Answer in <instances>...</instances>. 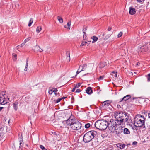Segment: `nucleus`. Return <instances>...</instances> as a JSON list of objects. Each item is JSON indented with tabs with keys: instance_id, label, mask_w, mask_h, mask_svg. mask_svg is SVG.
Instances as JSON below:
<instances>
[{
	"instance_id": "obj_4",
	"label": "nucleus",
	"mask_w": 150,
	"mask_h": 150,
	"mask_svg": "<svg viewBox=\"0 0 150 150\" xmlns=\"http://www.w3.org/2000/svg\"><path fill=\"white\" fill-rule=\"evenodd\" d=\"M97 134V132L94 131H90L86 133L83 136V140L85 143H88L92 140Z\"/></svg>"
},
{
	"instance_id": "obj_17",
	"label": "nucleus",
	"mask_w": 150,
	"mask_h": 150,
	"mask_svg": "<svg viewBox=\"0 0 150 150\" xmlns=\"http://www.w3.org/2000/svg\"><path fill=\"white\" fill-rule=\"evenodd\" d=\"M131 97V96L130 95H127L126 96L122 98L121 101H122L123 100L124 101H126L127 100L130 98Z\"/></svg>"
},
{
	"instance_id": "obj_41",
	"label": "nucleus",
	"mask_w": 150,
	"mask_h": 150,
	"mask_svg": "<svg viewBox=\"0 0 150 150\" xmlns=\"http://www.w3.org/2000/svg\"><path fill=\"white\" fill-rule=\"evenodd\" d=\"M3 136V133H0V140H1V139H2Z\"/></svg>"
},
{
	"instance_id": "obj_43",
	"label": "nucleus",
	"mask_w": 150,
	"mask_h": 150,
	"mask_svg": "<svg viewBox=\"0 0 150 150\" xmlns=\"http://www.w3.org/2000/svg\"><path fill=\"white\" fill-rule=\"evenodd\" d=\"M28 65H27V64H26L25 68L24 69V70L25 71H26L27 70V67H28Z\"/></svg>"
},
{
	"instance_id": "obj_61",
	"label": "nucleus",
	"mask_w": 150,
	"mask_h": 150,
	"mask_svg": "<svg viewBox=\"0 0 150 150\" xmlns=\"http://www.w3.org/2000/svg\"><path fill=\"white\" fill-rule=\"evenodd\" d=\"M129 74L133 75V72H131L129 73Z\"/></svg>"
},
{
	"instance_id": "obj_54",
	"label": "nucleus",
	"mask_w": 150,
	"mask_h": 150,
	"mask_svg": "<svg viewBox=\"0 0 150 150\" xmlns=\"http://www.w3.org/2000/svg\"><path fill=\"white\" fill-rule=\"evenodd\" d=\"M3 129V128L2 127H0V131H1Z\"/></svg>"
},
{
	"instance_id": "obj_36",
	"label": "nucleus",
	"mask_w": 150,
	"mask_h": 150,
	"mask_svg": "<svg viewBox=\"0 0 150 150\" xmlns=\"http://www.w3.org/2000/svg\"><path fill=\"white\" fill-rule=\"evenodd\" d=\"M25 44V42H23L20 45H19L17 46V47H22Z\"/></svg>"
},
{
	"instance_id": "obj_24",
	"label": "nucleus",
	"mask_w": 150,
	"mask_h": 150,
	"mask_svg": "<svg viewBox=\"0 0 150 150\" xmlns=\"http://www.w3.org/2000/svg\"><path fill=\"white\" fill-rule=\"evenodd\" d=\"M81 85V84L80 83H78V85H76L75 87H74L72 90V92H74L76 88H79Z\"/></svg>"
},
{
	"instance_id": "obj_63",
	"label": "nucleus",
	"mask_w": 150,
	"mask_h": 150,
	"mask_svg": "<svg viewBox=\"0 0 150 150\" xmlns=\"http://www.w3.org/2000/svg\"><path fill=\"white\" fill-rule=\"evenodd\" d=\"M22 144V143L21 142L20 143V144H20V146H21V144Z\"/></svg>"
},
{
	"instance_id": "obj_55",
	"label": "nucleus",
	"mask_w": 150,
	"mask_h": 150,
	"mask_svg": "<svg viewBox=\"0 0 150 150\" xmlns=\"http://www.w3.org/2000/svg\"><path fill=\"white\" fill-rule=\"evenodd\" d=\"M39 52H42L43 50L40 49H40H39Z\"/></svg>"
},
{
	"instance_id": "obj_23",
	"label": "nucleus",
	"mask_w": 150,
	"mask_h": 150,
	"mask_svg": "<svg viewBox=\"0 0 150 150\" xmlns=\"http://www.w3.org/2000/svg\"><path fill=\"white\" fill-rule=\"evenodd\" d=\"M66 59H68V61H70V53L69 52H67L66 53Z\"/></svg>"
},
{
	"instance_id": "obj_34",
	"label": "nucleus",
	"mask_w": 150,
	"mask_h": 150,
	"mask_svg": "<svg viewBox=\"0 0 150 150\" xmlns=\"http://www.w3.org/2000/svg\"><path fill=\"white\" fill-rule=\"evenodd\" d=\"M87 42H83L81 45L80 46H83L85 45L87 43Z\"/></svg>"
},
{
	"instance_id": "obj_29",
	"label": "nucleus",
	"mask_w": 150,
	"mask_h": 150,
	"mask_svg": "<svg viewBox=\"0 0 150 150\" xmlns=\"http://www.w3.org/2000/svg\"><path fill=\"white\" fill-rule=\"evenodd\" d=\"M90 126V123H87L85 125V127L86 128H88Z\"/></svg>"
},
{
	"instance_id": "obj_32",
	"label": "nucleus",
	"mask_w": 150,
	"mask_h": 150,
	"mask_svg": "<svg viewBox=\"0 0 150 150\" xmlns=\"http://www.w3.org/2000/svg\"><path fill=\"white\" fill-rule=\"evenodd\" d=\"M62 99V98H58L57 99L55 100L54 101L56 103H57L59 102Z\"/></svg>"
},
{
	"instance_id": "obj_12",
	"label": "nucleus",
	"mask_w": 150,
	"mask_h": 150,
	"mask_svg": "<svg viewBox=\"0 0 150 150\" xmlns=\"http://www.w3.org/2000/svg\"><path fill=\"white\" fill-rule=\"evenodd\" d=\"M106 65V63L105 62H100L97 67V69L98 68L101 69L103 68Z\"/></svg>"
},
{
	"instance_id": "obj_3",
	"label": "nucleus",
	"mask_w": 150,
	"mask_h": 150,
	"mask_svg": "<svg viewBox=\"0 0 150 150\" xmlns=\"http://www.w3.org/2000/svg\"><path fill=\"white\" fill-rule=\"evenodd\" d=\"M108 122L104 120H99L96 121L94 125L96 127L100 130L106 129L108 126Z\"/></svg>"
},
{
	"instance_id": "obj_53",
	"label": "nucleus",
	"mask_w": 150,
	"mask_h": 150,
	"mask_svg": "<svg viewBox=\"0 0 150 150\" xmlns=\"http://www.w3.org/2000/svg\"><path fill=\"white\" fill-rule=\"evenodd\" d=\"M87 30V27H86L85 29L84 28L83 29V32L85 31V32Z\"/></svg>"
},
{
	"instance_id": "obj_8",
	"label": "nucleus",
	"mask_w": 150,
	"mask_h": 150,
	"mask_svg": "<svg viewBox=\"0 0 150 150\" xmlns=\"http://www.w3.org/2000/svg\"><path fill=\"white\" fill-rule=\"evenodd\" d=\"M74 121V120L71 117L67 120L64 121V124L66 123L68 125L71 126L73 123L75 122Z\"/></svg>"
},
{
	"instance_id": "obj_16",
	"label": "nucleus",
	"mask_w": 150,
	"mask_h": 150,
	"mask_svg": "<svg viewBox=\"0 0 150 150\" xmlns=\"http://www.w3.org/2000/svg\"><path fill=\"white\" fill-rule=\"evenodd\" d=\"M111 36L110 34H106L105 33H104L103 35V38L104 40H107Z\"/></svg>"
},
{
	"instance_id": "obj_28",
	"label": "nucleus",
	"mask_w": 150,
	"mask_h": 150,
	"mask_svg": "<svg viewBox=\"0 0 150 150\" xmlns=\"http://www.w3.org/2000/svg\"><path fill=\"white\" fill-rule=\"evenodd\" d=\"M33 22V20L32 18H31L30 20L29 24H28V26L30 27L31 26L32 24V23Z\"/></svg>"
},
{
	"instance_id": "obj_19",
	"label": "nucleus",
	"mask_w": 150,
	"mask_h": 150,
	"mask_svg": "<svg viewBox=\"0 0 150 150\" xmlns=\"http://www.w3.org/2000/svg\"><path fill=\"white\" fill-rule=\"evenodd\" d=\"M124 133L125 134H129L130 133L129 130L127 128H125L123 129Z\"/></svg>"
},
{
	"instance_id": "obj_18",
	"label": "nucleus",
	"mask_w": 150,
	"mask_h": 150,
	"mask_svg": "<svg viewBox=\"0 0 150 150\" xmlns=\"http://www.w3.org/2000/svg\"><path fill=\"white\" fill-rule=\"evenodd\" d=\"M18 102L17 101H16L13 104V107L15 110H16L18 109Z\"/></svg>"
},
{
	"instance_id": "obj_14",
	"label": "nucleus",
	"mask_w": 150,
	"mask_h": 150,
	"mask_svg": "<svg viewBox=\"0 0 150 150\" xmlns=\"http://www.w3.org/2000/svg\"><path fill=\"white\" fill-rule=\"evenodd\" d=\"M136 12L135 9L132 7H130L129 8V13L131 15H133Z\"/></svg>"
},
{
	"instance_id": "obj_52",
	"label": "nucleus",
	"mask_w": 150,
	"mask_h": 150,
	"mask_svg": "<svg viewBox=\"0 0 150 150\" xmlns=\"http://www.w3.org/2000/svg\"><path fill=\"white\" fill-rule=\"evenodd\" d=\"M117 108H121V106L120 105H118L117 106Z\"/></svg>"
},
{
	"instance_id": "obj_1",
	"label": "nucleus",
	"mask_w": 150,
	"mask_h": 150,
	"mask_svg": "<svg viewBox=\"0 0 150 150\" xmlns=\"http://www.w3.org/2000/svg\"><path fill=\"white\" fill-rule=\"evenodd\" d=\"M94 66L93 64H85L80 66L78 71L76 72V75L82 71H84V75L93 74V69Z\"/></svg>"
},
{
	"instance_id": "obj_11",
	"label": "nucleus",
	"mask_w": 150,
	"mask_h": 150,
	"mask_svg": "<svg viewBox=\"0 0 150 150\" xmlns=\"http://www.w3.org/2000/svg\"><path fill=\"white\" fill-rule=\"evenodd\" d=\"M102 105L103 107L105 108L106 107L110 105V103L109 100L105 101L103 102Z\"/></svg>"
},
{
	"instance_id": "obj_56",
	"label": "nucleus",
	"mask_w": 150,
	"mask_h": 150,
	"mask_svg": "<svg viewBox=\"0 0 150 150\" xmlns=\"http://www.w3.org/2000/svg\"><path fill=\"white\" fill-rule=\"evenodd\" d=\"M148 116L149 118H150V111L149 112L148 114Z\"/></svg>"
},
{
	"instance_id": "obj_39",
	"label": "nucleus",
	"mask_w": 150,
	"mask_h": 150,
	"mask_svg": "<svg viewBox=\"0 0 150 150\" xmlns=\"http://www.w3.org/2000/svg\"><path fill=\"white\" fill-rule=\"evenodd\" d=\"M53 92H54V93L57 92L58 91L57 89L55 88H52Z\"/></svg>"
},
{
	"instance_id": "obj_59",
	"label": "nucleus",
	"mask_w": 150,
	"mask_h": 150,
	"mask_svg": "<svg viewBox=\"0 0 150 150\" xmlns=\"http://www.w3.org/2000/svg\"><path fill=\"white\" fill-rule=\"evenodd\" d=\"M29 98V96H28L25 98V99L26 100Z\"/></svg>"
},
{
	"instance_id": "obj_33",
	"label": "nucleus",
	"mask_w": 150,
	"mask_h": 150,
	"mask_svg": "<svg viewBox=\"0 0 150 150\" xmlns=\"http://www.w3.org/2000/svg\"><path fill=\"white\" fill-rule=\"evenodd\" d=\"M53 92H54L53 90V89L49 88V93L50 94H52Z\"/></svg>"
},
{
	"instance_id": "obj_20",
	"label": "nucleus",
	"mask_w": 150,
	"mask_h": 150,
	"mask_svg": "<svg viewBox=\"0 0 150 150\" xmlns=\"http://www.w3.org/2000/svg\"><path fill=\"white\" fill-rule=\"evenodd\" d=\"M71 23V21H69L67 23V25L64 26V27L67 29H70Z\"/></svg>"
},
{
	"instance_id": "obj_5",
	"label": "nucleus",
	"mask_w": 150,
	"mask_h": 150,
	"mask_svg": "<svg viewBox=\"0 0 150 150\" xmlns=\"http://www.w3.org/2000/svg\"><path fill=\"white\" fill-rule=\"evenodd\" d=\"M115 121L113 119H111L109 122H108V127L111 132L115 131V128L117 127V125Z\"/></svg>"
},
{
	"instance_id": "obj_21",
	"label": "nucleus",
	"mask_w": 150,
	"mask_h": 150,
	"mask_svg": "<svg viewBox=\"0 0 150 150\" xmlns=\"http://www.w3.org/2000/svg\"><path fill=\"white\" fill-rule=\"evenodd\" d=\"M91 39L93 40L92 42V43H94L96 42L98 40V38L97 37L94 36L91 38Z\"/></svg>"
},
{
	"instance_id": "obj_50",
	"label": "nucleus",
	"mask_w": 150,
	"mask_h": 150,
	"mask_svg": "<svg viewBox=\"0 0 150 150\" xmlns=\"http://www.w3.org/2000/svg\"><path fill=\"white\" fill-rule=\"evenodd\" d=\"M140 64V63L139 62H138L136 64V66H139Z\"/></svg>"
},
{
	"instance_id": "obj_25",
	"label": "nucleus",
	"mask_w": 150,
	"mask_h": 150,
	"mask_svg": "<svg viewBox=\"0 0 150 150\" xmlns=\"http://www.w3.org/2000/svg\"><path fill=\"white\" fill-rule=\"evenodd\" d=\"M57 18L60 23H62L63 22V21L62 18L59 16H58Z\"/></svg>"
},
{
	"instance_id": "obj_31",
	"label": "nucleus",
	"mask_w": 150,
	"mask_h": 150,
	"mask_svg": "<svg viewBox=\"0 0 150 150\" xmlns=\"http://www.w3.org/2000/svg\"><path fill=\"white\" fill-rule=\"evenodd\" d=\"M104 78L103 76H100L98 78H97L98 81L103 80Z\"/></svg>"
},
{
	"instance_id": "obj_22",
	"label": "nucleus",
	"mask_w": 150,
	"mask_h": 150,
	"mask_svg": "<svg viewBox=\"0 0 150 150\" xmlns=\"http://www.w3.org/2000/svg\"><path fill=\"white\" fill-rule=\"evenodd\" d=\"M39 49H40L39 46L38 45H36L35 47V48L34 49V51L36 52H38L39 51Z\"/></svg>"
},
{
	"instance_id": "obj_2",
	"label": "nucleus",
	"mask_w": 150,
	"mask_h": 150,
	"mask_svg": "<svg viewBox=\"0 0 150 150\" xmlns=\"http://www.w3.org/2000/svg\"><path fill=\"white\" fill-rule=\"evenodd\" d=\"M134 125L137 127H145L144 117L141 115H137L134 119Z\"/></svg>"
},
{
	"instance_id": "obj_48",
	"label": "nucleus",
	"mask_w": 150,
	"mask_h": 150,
	"mask_svg": "<svg viewBox=\"0 0 150 150\" xmlns=\"http://www.w3.org/2000/svg\"><path fill=\"white\" fill-rule=\"evenodd\" d=\"M133 74H138L139 72L138 71H133Z\"/></svg>"
},
{
	"instance_id": "obj_15",
	"label": "nucleus",
	"mask_w": 150,
	"mask_h": 150,
	"mask_svg": "<svg viewBox=\"0 0 150 150\" xmlns=\"http://www.w3.org/2000/svg\"><path fill=\"white\" fill-rule=\"evenodd\" d=\"M86 92L88 94H91L93 93V91L91 88L90 87H88L86 89Z\"/></svg>"
},
{
	"instance_id": "obj_64",
	"label": "nucleus",
	"mask_w": 150,
	"mask_h": 150,
	"mask_svg": "<svg viewBox=\"0 0 150 150\" xmlns=\"http://www.w3.org/2000/svg\"><path fill=\"white\" fill-rule=\"evenodd\" d=\"M66 98V97H63V98H62V99H63L65 98Z\"/></svg>"
},
{
	"instance_id": "obj_10",
	"label": "nucleus",
	"mask_w": 150,
	"mask_h": 150,
	"mask_svg": "<svg viewBox=\"0 0 150 150\" xmlns=\"http://www.w3.org/2000/svg\"><path fill=\"white\" fill-rule=\"evenodd\" d=\"M123 127L120 126L116 129L115 128V132L117 134H120L123 131Z\"/></svg>"
},
{
	"instance_id": "obj_37",
	"label": "nucleus",
	"mask_w": 150,
	"mask_h": 150,
	"mask_svg": "<svg viewBox=\"0 0 150 150\" xmlns=\"http://www.w3.org/2000/svg\"><path fill=\"white\" fill-rule=\"evenodd\" d=\"M122 35V32H120L117 35V36L118 38L120 37H121Z\"/></svg>"
},
{
	"instance_id": "obj_7",
	"label": "nucleus",
	"mask_w": 150,
	"mask_h": 150,
	"mask_svg": "<svg viewBox=\"0 0 150 150\" xmlns=\"http://www.w3.org/2000/svg\"><path fill=\"white\" fill-rule=\"evenodd\" d=\"M81 126V124L80 122H75L73 123L71 128L73 130H77L80 129Z\"/></svg>"
},
{
	"instance_id": "obj_49",
	"label": "nucleus",
	"mask_w": 150,
	"mask_h": 150,
	"mask_svg": "<svg viewBox=\"0 0 150 150\" xmlns=\"http://www.w3.org/2000/svg\"><path fill=\"white\" fill-rule=\"evenodd\" d=\"M112 28L111 27H109L108 29V31H110L111 30Z\"/></svg>"
},
{
	"instance_id": "obj_46",
	"label": "nucleus",
	"mask_w": 150,
	"mask_h": 150,
	"mask_svg": "<svg viewBox=\"0 0 150 150\" xmlns=\"http://www.w3.org/2000/svg\"><path fill=\"white\" fill-rule=\"evenodd\" d=\"M147 78L148 79V81H150V76H147Z\"/></svg>"
},
{
	"instance_id": "obj_58",
	"label": "nucleus",
	"mask_w": 150,
	"mask_h": 150,
	"mask_svg": "<svg viewBox=\"0 0 150 150\" xmlns=\"http://www.w3.org/2000/svg\"><path fill=\"white\" fill-rule=\"evenodd\" d=\"M26 64H27V65H28V59L26 60Z\"/></svg>"
},
{
	"instance_id": "obj_38",
	"label": "nucleus",
	"mask_w": 150,
	"mask_h": 150,
	"mask_svg": "<svg viewBox=\"0 0 150 150\" xmlns=\"http://www.w3.org/2000/svg\"><path fill=\"white\" fill-rule=\"evenodd\" d=\"M115 74V75H117V72L116 71H113L111 72L110 75H112V74Z\"/></svg>"
},
{
	"instance_id": "obj_60",
	"label": "nucleus",
	"mask_w": 150,
	"mask_h": 150,
	"mask_svg": "<svg viewBox=\"0 0 150 150\" xmlns=\"http://www.w3.org/2000/svg\"><path fill=\"white\" fill-rule=\"evenodd\" d=\"M54 94L55 95H57L58 94H59V93H57L56 92L54 93Z\"/></svg>"
},
{
	"instance_id": "obj_26",
	"label": "nucleus",
	"mask_w": 150,
	"mask_h": 150,
	"mask_svg": "<svg viewBox=\"0 0 150 150\" xmlns=\"http://www.w3.org/2000/svg\"><path fill=\"white\" fill-rule=\"evenodd\" d=\"M13 58L14 61H16L17 59V55L14 53L13 54Z\"/></svg>"
},
{
	"instance_id": "obj_30",
	"label": "nucleus",
	"mask_w": 150,
	"mask_h": 150,
	"mask_svg": "<svg viewBox=\"0 0 150 150\" xmlns=\"http://www.w3.org/2000/svg\"><path fill=\"white\" fill-rule=\"evenodd\" d=\"M40 147L42 150H47L45 147L42 145H40Z\"/></svg>"
},
{
	"instance_id": "obj_6",
	"label": "nucleus",
	"mask_w": 150,
	"mask_h": 150,
	"mask_svg": "<svg viewBox=\"0 0 150 150\" xmlns=\"http://www.w3.org/2000/svg\"><path fill=\"white\" fill-rule=\"evenodd\" d=\"M117 114H118V116L120 117L125 122L128 121L129 117L127 113L123 112H121L119 113H117Z\"/></svg>"
},
{
	"instance_id": "obj_45",
	"label": "nucleus",
	"mask_w": 150,
	"mask_h": 150,
	"mask_svg": "<svg viewBox=\"0 0 150 150\" xmlns=\"http://www.w3.org/2000/svg\"><path fill=\"white\" fill-rule=\"evenodd\" d=\"M137 142L136 141L132 143V144L133 145H137Z\"/></svg>"
},
{
	"instance_id": "obj_27",
	"label": "nucleus",
	"mask_w": 150,
	"mask_h": 150,
	"mask_svg": "<svg viewBox=\"0 0 150 150\" xmlns=\"http://www.w3.org/2000/svg\"><path fill=\"white\" fill-rule=\"evenodd\" d=\"M42 30V27L41 26H38L36 29V31L37 33H39Z\"/></svg>"
},
{
	"instance_id": "obj_44",
	"label": "nucleus",
	"mask_w": 150,
	"mask_h": 150,
	"mask_svg": "<svg viewBox=\"0 0 150 150\" xmlns=\"http://www.w3.org/2000/svg\"><path fill=\"white\" fill-rule=\"evenodd\" d=\"M147 125L148 127H150V121H149L147 123Z\"/></svg>"
},
{
	"instance_id": "obj_40",
	"label": "nucleus",
	"mask_w": 150,
	"mask_h": 150,
	"mask_svg": "<svg viewBox=\"0 0 150 150\" xmlns=\"http://www.w3.org/2000/svg\"><path fill=\"white\" fill-rule=\"evenodd\" d=\"M83 33L84 34L83 36V38H86V33L85 32V31L83 32Z\"/></svg>"
},
{
	"instance_id": "obj_57",
	"label": "nucleus",
	"mask_w": 150,
	"mask_h": 150,
	"mask_svg": "<svg viewBox=\"0 0 150 150\" xmlns=\"http://www.w3.org/2000/svg\"><path fill=\"white\" fill-rule=\"evenodd\" d=\"M4 108L3 107H0V112L1 111V110Z\"/></svg>"
},
{
	"instance_id": "obj_47",
	"label": "nucleus",
	"mask_w": 150,
	"mask_h": 150,
	"mask_svg": "<svg viewBox=\"0 0 150 150\" xmlns=\"http://www.w3.org/2000/svg\"><path fill=\"white\" fill-rule=\"evenodd\" d=\"M31 38L30 37H28L26 39V40L28 41L31 39Z\"/></svg>"
},
{
	"instance_id": "obj_42",
	"label": "nucleus",
	"mask_w": 150,
	"mask_h": 150,
	"mask_svg": "<svg viewBox=\"0 0 150 150\" xmlns=\"http://www.w3.org/2000/svg\"><path fill=\"white\" fill-rule=\"evenodd\" d=\"M81 91V90L80 89H76V90L75 91V92L76 93H79V92H80Z\"/></svg>"
},
{
	"instance_id": "obj_62",
	"label": "nucleus",
	"mask_w": 150,
	"mask_h": 150,
	"mask_svg": "<svg viewBox=\"0 0 150 150\" xmlns=\"http://www.w3.org/2000/svg\"><path fill=\"white\" fill-rule=\"evenodd\" d=\"M27 40H26V39L24 40L23 42H25V44L27 42Z\"/></svg>"
},
{
	"instance_id": "obj_51",
	"label": "nucleus",
	"mask_w": 150,
	"mask_h": 150,
	"mask_svg": "<svg viewBox=\"0 0 150 150\" xmlns=\"http://www.w3.org/2000/svg\"><path fill=\"white\" fill-rule=\"evenodd\" d=\"M138 2H141L143 1H144V0H137Z\"/></svg>"
},
{
	"instance_id": "obj_35",
	"label": "nucleus",
	"mask_w": 150,
	"mask_h": 150,
	"mask_svg": "<svg viewBox=\"0 0 150 150\" xmlns=\"http://www.w3.org/2000/svg\"><path fill=\"white\" fill-rule=\"evenodd\" d=\"M125 147V144H121L120 145V148L122 149Z\"/></svg>"
},
{
	"instance_id": "obj_13",
	"label": "nucleus",
	"mask_w": 150,
	"mask_h": 150,
	"mask_svg": "<svg viewBox=\"0 0 150 150\" xmlns=\"http://www.w3.org/2000/svg\"><path fill=\"white\" fill-rule=\"evenodd\" d=\"M4 97L3 96L2 97H0V104L1 105H4L7 103V102L4 100Z\"/></svg>"
},
{
	"instance_id": "obj_9",
	"label": "nucleus",
	"mask_w": 150,
	"mask_h": 150,
	"mask_svg": "<svg viewBox=\"0 0 150 150\" xmlns=\"http://www.w3.org/2000/svg\"><path fill=\"white\" fill-rule=\"evenodd\" d=\"M116 120H115V121L117 125H122L123 124V123L125 122L123 121L120 117L118 116L117 114L116 115Z\"/></svg>"
}]
</instances>
